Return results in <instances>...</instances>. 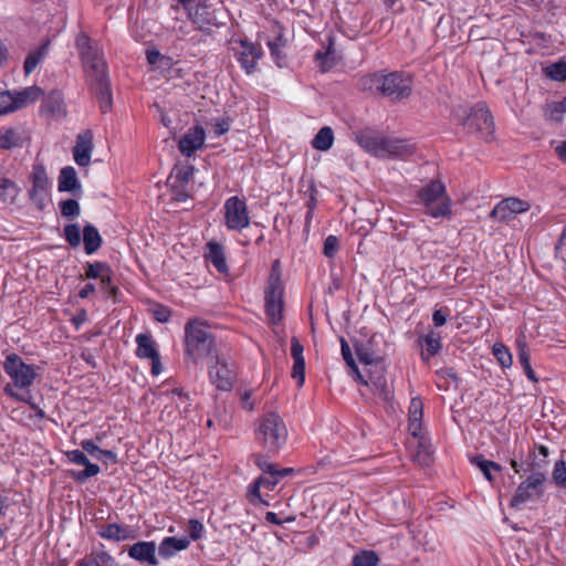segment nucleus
<instances>
[{"label":"nucleus","mask_w":566,"mask_h":566,"mask_svg":"<svg viewBox=\"0 0 566 566\" xmlns=\"http://www.w3.org/2000/svg\"><path fill=\"white\" fill-rule=\"evenodd\" d=\"M354 139L365 151L378 158L405 159L417 150L410 140L387 138L369 128L355 132Z\"/></svg>","instance_id":"obj_1"},{"label":"nucleus","mask_w":566,"mask_h":566,"mask_svg":"<svg viewBox=\"0 0 566 566\" xmlns=\"http://www.w3.org/2000/svg\"><path fill=\"white\" fill-rule=\"evenodd\" d=\"M363 91L378 93L392 102L407 98L411 94V77L401 72L388 74L377 72L359 80Z\"/></svg>","instance_id":"obj_2"},{"label":"nucleus","mask_w":566,"mask_h":566,"mask_svg":"<svg viewBox=\"0 0 566 566\" xmlns=\"http://www.w3.org/2000/svg\"><path fill=\"white\" fill-rule=\"evenodd\" d=\"M185 353L193 361L199 363L212 352V326L199 317L190 318L185 325Z\"/></svg>","instance_id":"obj_3"},{"label":"nucleus","mask_w":566,"mask_h":566,"mask_svg":"<svg viewBox=\"0 0 566 566\" xmlns=\"http://www.w3.org/2000/svg\"><path fill=\"white\" fill-rule=\"evenodd\" d=\"M255 437L269 453L275 454L286 442L287 429L283 419L271 412L259 420Z\"/></svg>","instance_id":"obj_4"},{"label":"nucleus","mask_w":566,"mask_h":566,"mask_svg":"<svg viewBox=\"0 0 566 566\" xmlns=\"http://www.w3.org/2000/svg\"><path fill=\"white\" fill-rule=\"evenodd\" d=\"M419 202L424 206L426 212L432 218L450 217L451 200L447 195L446 186L440 180H431L418 191Z\"/></svg>","instance_id":"obj_5"},{"label":"nucleus","mask_w":566,"mask_h":566,"mask_svg":"<svg viewBox=\"0 0 566 566\" xmlns=\"http://www.w3.org/2000/svg\"><path fill=\"white\" fill-rule=\"evenodd\" d=\"M76 48L80 52L87 77L93 81H101L106 77L105 62L101 52L92 45L91 39L81 33L76 36Z\"/></svg>","instance_id":"obj_6"},{"label":"nucleus","mask_w":566,"mask_h":566,"mask_svg":"<svg viewBox=\"0 0 566 566\" xmlns=\"http://www.w3.org/2000/svg\"><path fill=\"white\" fill-rule=\"evenodd\" d=\"M83 238L81 237V228L77 223H69L63 228V237L72 248H77L83 240L86 254L95 253L103 243L102 235L97 228L91 223H86L83 228Z\"/></svg>","instance_id":"obj_7"},{"label":"nucleus","mask_w":566,"mask_h":566,"mask_svg":"<svg viewBox=\"0 0 566 566\" xmlns=\"http://www.w3.org/2000/svg\"><path fill=\"white\" fill-rule=\"evenodd\" d=\"M6 374L11 378L12 388L28 389L36 377L35 369L32 365H28L17 354H9L3 363Z\"/></svg>","instance_id":"obj_8"},{"label":"nucleus","mask_w":566,"mask_h":566,"mask_svg":"<svg viewBox=\"0 0 566 566\" xmlns=\"http://www.w3.org/2000/svg\"><path fill=\"white\" fill-rule=\"evenodd\" d=\"M463 125L469 132L478 133L485 140L493 139L494 120L489 108L483 103H478L471 107L470 113L463 120Z\"/></svg>","instance_id":"obj_9"},{"label":"nucleus","mask_w":566,"mask_h":566,"mask_svg":"<svg viewBox=\"0 0 566 566\" xmlns=\"http://www.w3.org/2000/svg\"><path fill=\"white\" fill-rule=\"evenodd\" d=\"M223 222L229 230L241 232L250 226V217L244 198L230 197L224 202Z\"/></svg>","instance_id":"obj_10"},{"label":"nucleus","mask_w":566,"mask_h":566,"mask_svg":"<svg viewBox=\"0 0 566 566\" xmlns=\"http://www.w3.org/2000/svg\"><path fill=\"white\" fill-rule=\"evenodd\" d=\"M545 482L546 476L543 472H532L525 481L520 483L510 505L513 509L520 510L526 502L542 496L544 494Z\"/></svg>","instance_id":"obj_11"},{"label":"nucleus","mask_w":566,"mask_h":566,"mask_svg":"<svg viewBox=\"0 0 566 566\" xmlns=\"http://www.w3.org/2000/svg\"><path fill=\"white\" fill-rule=\"evenodd\" d=\"M531 208L530 202L515 197L501 200L490 212V218L501 222H507L517 214L526 212Z\"/></svg>","instance_id":"obj_12"},{"label":"nucleus","mask_w":566,"mask_h":566,"mask_svg":"<svg viewBox=\"0 0 566 566\" xmlns=\"http://www.w3.org/2000/svg\"><path fill=\"white\" fill-rule=\"evenodd\" d=\"M382 343V336L373 334L366 342L354 343L356 355L361 364L378 365L382 361V353L379 344Z\"/></svg>","instance_id":"obj_13"},{"label":"nucleus","mask_w":566,"mask_h":566,"mask_svg":"<svg viewBox=\"0 0 566 566\" xmlns=\"http://www.w3.org/2000/svg\"><path fill=\"white\" fill-rule=\"evenodd\" d=\"M233 44L232 50L238 56L241 66L248 74L253 73L256 69L258 61L262 56L261 48L244 40L235 41Z\"/></svg>","instance_id":"obj_14"},{"label":"nucleus","mask_w":566,"mask_h":566,"mask_svg":"<svg viewBox=\"0 0 566 566\" xmlns=\"http://www.w3.org/2000/svg\"><path fill=\"white\" fill-rule=\"evenodd\" d=\"M49 188V178L42 165H34L32 171V188L29 191L31 201L39 210L45 206V195Z\"/></svg>","instance_id":"obj_15"},{"label":"nucleus","mask_w":566,"mask_h":566,"mask_svg":"<svg viewBox=\"0 0 566 566\" xmlns=\"http://www.w3.org/2000/svg\"><path fill=\"white\" fill-rule=\"evenodd\" d=\"M283 284H268L265 289V310L272 323L283 317Z\"/></svg>","instance_id":"obj_16"},{"label":"nucleus","mask_w":566,"mask_h":566,"mask_svg":"<svg viewBox=\"0 0 566 566\" xmlns=\"http://www.w3.org/2000/svg\"><path fill=\"white\" fill-rule=\"evenodd\" d=\"M205 139V129L198 125L193 126L179 139L178 149L184 156L190 157L203 146Z\"/></svg>","instance_id":"obj_17"},{"label":"nucleus","mask_w":566,"mask_h":566,"mask_svg":"<svg viewBox=\"0 0 566 566\" xmlns=\"http://www.w3.org/2000/svg\"><path fill=\"white\" fill-rule=\"evenodd\" d=\"M93 150V133L84 130L76 136V144L73 148V157L75 163L81 167H86L91 163V154Z\"/></svg>","instance_id":"obj_18"},{"label":"nucleus","mask_w":566,"mask_h":566,"mask_svg":"<svg viewBox=\"0 0 566 566\" xmlns=\"http://www.w3.org/2000/svg\"><path fill=\"white\" fill-rule=\"evenodd\" d=\"M57 189L60 192H70L74 197H81L83 195L82 185L74 167L66 166L61 169L57 179Z\"/></svg>","instance_id":"obj_19"},{"label":"nucleus","mask_w":566,"mask_h":566,"mask_svg":"<svg viewBox=\"0 0 566 566\" xmlns=\"http://www.w3.org/2000/svg\"><path fill=\"white\" fill-rule=\"evenodd\" d=\"M212 3L210 0H199L189 15L192 22L203 32L210 33L212 27Z\"/></svg>","instance_id":"obj_20"},{"label":"nucleus","mask_w":566,"mask_h":566,"mask_svg":"<svg viewBox=\"0 0 566 566\" xmlns=\"http://www.w3.org/2000/svg\"><path fill=\"white\" fill-rule=\"evenodd\" d=\"M128 556L142 564L150 566L158 565L156 557V545L154 542H138L128 549Z\"/></svg>","instance_id":"obj_21"},{"label":"nucleus","mask_w":566,"mask_h":566,"mask_svg":"<svg viewBox=\"0 0 566 566\" xmlns=\"http://www.w3.org/2000/svg\"><path fill=\"white\" fill-rule=\"evenodd\" d=\"M216 388L223 391L231 390L237 380V373L233 365L230 366L224 360H220L218 356H216Z\"/></svg>","instance_id":"obj_22"},{"label":"nucleus","mask_w":566,"mask_h":566,"mask_svg":"<svg viewBox=\"0 0 566 566\" xmlns=\"http://www.w3.org/2000/svg\"><path fill=\"white\" fill-rule=\"evenodd\" d=\"M290 472H292V469L273 470V472L270 473L269 476H266V478L260 476L251 485V490H250L251 502H253L254 499H258L259 501L263 502L260 497L261 486H266L268 489L272 490L279 483L280 478L287 475Z\"/></svg>","instance_id":"obj_23"},{"label":"nucleus","mask_w":566,"mask_h":566,"mask_svg":"<svg viewBox=\"0 0 566 566\" xmlns=\"http://www.w3.org/2000/svg\"><path fill=\"white\" fill-rule=\"evenodd\" d=\"M137 344L136 356L142 359H151L156 358L159 355L156 342L153 336L148 333L138 334L135 338Z\"/></svg>","instance_id":"obj_24"},{"label":"nucleus","mask_w":566,"mask_h":566,"mask_svg":"<svg viewBox=\"0 0 566 566\" xmlns=\"http://www.w3.org/2000/svg\"><path fill=\"white\" fill-rule=\"evenodd\" d=\"M190 544L188 537H165L158 546V553L164 558H170Z\"/></svg>","instance_id":"obj_25"},{"label":"nucleus","mask_w":566,"mask_h":566,"mask_svg":"<svg viewBox=\"0 0 566 566\" xmlns=\"http://www.w3.org/2000/svg\"><path fill=\"white\" fill-rule=\"evenodd\" d=\"M420 340L421 345L424 347L421 353L423 360H429L431 357L436 356L442 347L440 333L432 329L423 337H420Z\"/></svg>","instance_id":"obj_26"},{"label":"nucleus","mask_w":566,"mask_h":566,"mask_svg":"<svg viewBox=\"0 0 566 566\" xmlns=\"http://www.w3.org/2000/svg\"><path fill=\"white\" fill-rule=\"evenodd\" d=\"M75 566H116V562L107 552L96 551L78 559Z\"/></svg>","instance_id":"obj_27"},{"label":"nucleus","mask_w":566,"mask_h":566,"mask_svg":"<svg viewBox=\"0 0 566 566\" xmlns=\"http://www.w3.org/2000/svg\"><path fill=\"white\" fill-rule=\"evenodd\" d=\"M423 403L420 398H412L409 407V430L413 437H418L421 430Z\"/></svg>","instance_id":"obj_28"},{"label":"nucleus","mask_w":566,"mask_h":566,"mask_svg":"<svg viewBox=\"0 0 566 566\" xmlns=\"http://www.w3.org/2000/svg\"><path fill=\"white\" fill-rule=\"evenodd\" d=\"M95 84L96 95L99 103V108L103 113L111 109L113 103L112 92L108 85L107 76L101 81H93Z\"/></svg>","instance_id":"obj_29"},{"label":"nucleus","mask_w":566,"mask_h":566,"mask_svg":"<svg viewBox=\"0 0 566 566\" xmlns=\"http://www.w3.org/2000/svg\"><path fill=\"white\" fill-rule=\"evenodd\" d=\"M3 390L7 396H9L15 400L23 401V402H27L28 405H30L31 409L35 412V417H38L39 419L45 418V412L43 411L42 408H40L35 402L32 401V396L29 390H27L22 394H19L18 391H15L12 388L11 385H6Z\"/></svg>","instance_id":"obj_30"},{"label":"nucleus","mask_w":566,"mask_h":566,"mask_svg":"<svg viewBox=\"0 0 566 566\" xmlns=\"http://www.w3.org/2000/svg\"><path fill=\"white\" fill-rule=\"evenodd\" d=\"M334 143L333 129L328 126L322 127L312 140L314 149L326 151L331 149Z\"/></svg>","instance_id":"obj_31"},{"label":"nucleus","mask_w":566,"mask_h":566,"mask_svg":"<svg viewBox=\"0 0 566 566\" xmlns=\"http://www.w3.org/2000/svg\"><path fill=\"white\" fill-rule=\"evenodd\" d=\"M20 193L18 185L8 178H0V201L2 203H13Z\"/></svg>","instance_id":"obj_32"},{"label":"nucleus","mask_w":566,"mask_h":566,"mask_svg":"<svg viewBox=\"0 0 566 566\" xmlns=\"http://www.w3.org/2000/svg\"><path fill=\"white\" fill-rule=\"evenodd\" d=\"M43 94V91L39 86H29L24 90L17 92L14 94V98L17 102V108H22L29 103H33L36 99L40 98V96Z\"/></svg>","instance_id":"obj_33"},{"label":"nucleus","mask_w":566,"mask_h":566,"mask_svg":"<svg viewBox=\"0 0 566 566\" xmlns=\"http://www.w3.org/2000/svg\"><path fill=\"white\" fill-rule=\"evenodd\" d=\"M22 134L14 128L0 130V148L11 149L22 145Z\"/></svg>","instance_id":"obj_34"},{"label":"nucleus","mask_w":566,"mask_h":566,"mask_svg":"<svg viewBox=\"0 0 566 566\" xmlns=\"http://www.w3.org/2000/svg\"><path fill=\"white\" fill-rule=\"evenodd\" d=\"M48 43L41 45L39 49L30 52L24 61V72L27 75L31 74L36 66L44 60L48 53Z\"/></svg>","instance_id":"obj_35"},{"label":"nucleus","mask_w":566,"mask_h":566,"mask_svg":"<svg viewBox=\"0 0 566 566\" xmlns=\"http://www.w3.org/2000/svg\"><path fill=\"white\" fill-rule=\"evenodd\" d=\"M98 535L106 539L122 541L128 537V528L116 523L107 524L98 531Z\"/></svg>","instance_id":"obj_36"},{"label":"nucleus","mask_w":566,"mask_h":566,"mask_svg":"<svg viewBox=\"0 0 566 566\" xmlns=\"http://www.w3.org/2000/svg\"><path fill=\"white\" fill-rule=\"evenodd\" d=\"M471 462L481 470V472L483 473L485 479L488 481H490V482H493L492 471L499 472V471L502 470V467L500 464H497L496 462H493V461L484 459V457L481 455V454L475 455L471 460Z\"/></svg>","instance_id":"obj_37"},{"label":"nucleus","mask_w":566,"mask_h":566,"mask_svg":"<svg viewBox=\"0 0 566 566\" xmlns=\"http://www.w3.org/2000/svg\"><path fill=\"white\" fill-rule=\"evenodd\" d=\"M379 557L374 551H360L352 559L353 566H377Z\"/></svg>","instance_id":"obj_38"},{"label":"nucleus","mask_w":566,"mask_h":566,"mask_svg":"<svg viewBox=\"0 0 566 566\" xmlns=\"http://www.w3.org/2000/svg\"><path fill=\"white\" fill-rule=\"evenodd\" d=\"M369 385L374 387L375 392L381 397L384 400H388L390 398V390L388 388L387 380L382 374L369 377Z\"/></svg>","instance_id":"obj_39"},{"label":"nucleus","mask_w":566,"mask_h":566,"mask_svg":"<svg viewBox=\"0 0 566 566\" xmlns=\"http://www.w3.org/2000/svg\"><path fill=\"white\" fill-rule=\"evenodd\" d=\"M107 273H112V270L104 262H93V263H87V265H86L85 276L87 279L102 280Z\"/></svg>","instance_id":"obj_40"},{"label":"nucleus","mask_w":566,"mask_h":566,"mask_svg":"<svg viewBox=\"0 0 566 566\" xmlns=\"http://www.w3.org/2000/svg\"><path fill=\"white\" fill-rule=\"evenodd\" d=\"M61 214L67 219H75L81 213L80 203L75 199L62 200L59 203Z\"/></svg>","instance_id":"obj_41"},{"label":"nucleus","mask_w":566,"mask_h":566,"mask_svg":"<svg viewBox=\"0 0 566 566\" xmlns=\"http://www.w3.org/2000/svg\"><path fill=\"white\" fill-rule=\"evenodd\" d=\"M214 269L224 274L230 281L229 268L227 264L224 249L221 244L214 242Z\"/></svg>","instance_id":"obj_42"},{"label":"nucleus","mask_w":566,"mask_h":566,"mask_svg":"<svg viewBox=\"0 0 566 566\" xmlns=\"http://www.w3.org/2000/svg\"><path fill=\"white\" fill-rule=\"evenodd\" d=\"M545 75L554 81H566V62L558 61L545 67Z\"/></svg>","instance_id":"obj_43"},{"label":"nucleus","mask_w":566,"mask_h":566,"mask_svg":"<svg viewBox=\"0 0 566 566\" xmlns=\"http://www.w3.org/2000/svg\"><path fill=\"white\" fill-rule=\"evenodd\" d=\"M99 473V467L97 464L86 465L84 470H72L70 471V476L74 479L76 482L84 483L90 478H93Z\"/></svg>","instance_id":"obj_44"},{"label":"nucleus","mask_w":566,"mask_h":566,"mask_svg":"<svg viewBox=\"0 0 566 566\" xmlns=\"http://www.w3.org/2000/svg\"><path fill=\"white\" fill-rule=\"evenodd\" d=\"M14 94L9 91H0V114H7L17 111Z\"/></svg>","instance_id":"obj_45"},{"label":"nucleus","mask_w":566,"mask_h":566,"mask_svg":"<svg viewBox=\"0 0 566 566\" xmlns=\"http://www.w3.org/2000/svg\"><path fill=\"white\" fill-rule=\"evenodd\" d=\"M517 345V358L520 364L523 366L524 371L533 370L530 361V353L524 338H518L516 340Z\"/></svg>","instance_id":"obj_46"},{"label":"nucleus","mask_w":566,"mask_h":566,"mask_svg":"<svg viewBox=\"0 0 566 566\" xmlns=\"http://www.w3.org/2000/svg\"><path fill=\"white\" fill-rule=\"evenodd\" d=\"M552 478L557 486H566V461L558 460L555 463Z\"/></svg>","instance_id":"obj_47"},{"label":"nucleus","mask_w":566,"mask_h":566,"mask_svg":"<svg viewBox=\"0 0 566 566\" xmlns=\"http://www.w3.org/2000/svg\"><path fill=\"white\" fill-rule=\"evenodd\" d=\"M493 353L502 367H510L512 365V355L504 345L495 344Z\"/></svg>","instance_id":"obj_48"},{"label":"nucleus","mask_w":566,"mask_h":566,"mask_svg":"<svg viewBox=\"0 0 566 566\" xmlns=\"http://www.w3.org/2000/svg\"><path fill=\"white\" fill-rule=\"evenodd\" d=\"M271 55L275 59V62L279 66H281V60L284 57L282 55L281 49L285 45V40L283 35L280 34L274 41L268 42Z\"/></svg>","instance_id":"obj_49"},{"label":"nucleus","mask_w":566,"mask_h":566,"mask_svg":"<svg viewBox=\"0 0 566 566\" xmlns=\"http://www.w3.org/2000/svg\"><path fill=\"white\" fill-rule=\"evenodd\" d=\"M333 51L329 46L326 51H317L315 53V60L319 62L323 71H327L334 65V57H332Z\"/></svg>","instance_id":"obj_50"},{"label":"nucleus","mask_w":566,"mask_h":566,"mask_svg":"<svg viewBox=\"0 0 566 566\" xmlns=\"http://www.w3.org/2000/svg\"><path fill=\"white\" fill-rule=\"evenodd\" d=\"M292 378L296 380V384L298 387H302L305 381V360L304 359H297L294 360L293 367H292Z\"/></svg>","instance_id":"obj_51"},{"label":"nucleus","mask_w":566,"mask_h":566,"mask_svg":"<svg viewBox=\"0 0 566 566\" xmlns=\"http://www.w3.org/2000/svg\"><path fill=\"white\" fill-rule=\"evenodd\" d=\"M339 248V240L336 235H328L324 241L323 252L324 255L332 259L337 253Z\"/></svg>","instance_id":"obj_52"},{"label":"nucleus","mask_w":566,"mask_h":566,"mask_svg":"<svg viewBox=\"0 0 566 566\" xmlns=\"http://www.w3.org/2000/svg\"><path fill=\"white\" fill-rule=\"evenodd\" d=\"M172 174L178 181L187 184L193 174V167L176 165Z\"/></svg>","instance_id":"obj_53"},{"label":"nucleus","mask_w":566,"mask_h":566,"mask_svg":"<svg viewBox=\"0 0 566 566\" xmlns=\"http://www.w3.org/2000/svg\"><path fill=\"white\" fill-rule=\"evenodd\" d=\"M8 500L0 495V541L4 538L10 525L6 521V511L8 510Z\"/></svg>","instance_id":"obj_54"},{"label":"nucleus","mask_w":566,"mask_h":566,"mask_svg":"<svg viewBox=\"0 0 566 566\" xmlns=\"http://www.w3.org/2000/svg\"><path fill=\"white\" fill-rule=\"evenodd\" d=\"M565 112L566 107L564 106V101L553 103L548 106V116L552 120L560 122Z\"/></svg>","instance_id":"obj_55"},{"label":"nucleus","mask_w":566,"mask_h":566,"mask_svg":"<svg viewBox=\"0 0 566 566\" xmlns=\"http://www.w3.org/2000/svg\"><path fill=\"white\" fill-rule=\"evenodd\" d=\"M153 316L159 323H167L171 317V311L167 306L157 304L153 308Z\"/></svg>","instance_id":"obj_56"},{"label":"nucleus","mask_w":566,"mask_h":566,"mask_svg":"<svg viewBox=\"0 0 566 566\" xmlns=\"http://www.w3.org/2000/svg\"><path fill=\"white\" fill-rule=\"evenodd\" d=\"M342 356L350 369H356V361L353 357L349 344L344 337H340Z\"/></svg>","instance_id":"obj_57"},{"label":"nucleus","mask_w":566,"mask_h":566,"mask_svg":"<svg viewBox=\"0 0 566 566\" xmlns=\"http://www.w3.org/2000/svg\"><path fill=\"white\" fill-rule=\"evenodd\" d=\"M232 118L229 115H223L214 120V135H222L230 129Z\"/></svg>","instance_id":"obj_58"},{"label":"nucleus","mask_w":566,"mask_h":566,"mask_svg":"<svg viewBox=\"0 0 566 566\" xmlns=\"http://www.w3.org/2000/svg\"><path fill=\"white\" fill-rule=\"evenodd\" d=\"M66 457L67 459L73 462V463H76L78 465H90L92 464L90 462V460L87 459V457L85 455V453L81 450H71V451H67L66 452Z\"/></svg>","instance_id":"obj_59"},{"label":"nucleus","mask_w":566,"mask_h":566,"mask_svg":"<svg viewBox=\"0 0 566 566\" xmlns=\"http://www.w3.org/2000/svg\"><path fill=\"white\" fill-rule=\"evenodd\" d=\"M101 286L108 294L109 297H113L114 300L116 298L118 289L112 283V273H107L101 280Z\"/></svg>","instance_id":"obj_60"},{"label":"nucleus","mask_w":566,"mask_h":566,"mask_svg":"<svg viewBox=\"0 0 566 566\" xmlns=\"http://www.w3.org/2000/svg\"><path fill=\"white\" fill-rule=\"evenodd\" d=\"M187 532L189 534V537L193 541L200 538L202 532H203V525L197 521V520H189Z\"/></svg>","instance_id":"obj_61"},{"label":"nucleus","mask_w":566,"mask_h":566,"mask_svg":"<svg viewBox=\"0 0 566 566\" xmlns=\"http://www.w3.org/2000/svg\"><path fill=\"white\" fill-rule=\"evenodd\" d=\"M254 463L262 470L264 473H272L275 469V465L270 463L264 455L262 454H253Z\"/></svg>","instance_id":"obj_62"},{"label":"nucleus","mask_w":566,"mask_h":566,"mask_svg":"<svg viewBox=\"0 0 566 566\" xmlns=\"http://www.w3.org/2000/svg\"><path fill=\"white\" fill-rule=\"evenodd\" d=\"M81 447L85 452H87L88 454H91L92 457H94L97 460L103 451L102 449H99V447L93 440H88V439L81 441Z\"/></svg>","instance_id":"obj_63"},{"label":"nucleus","mask_w":566,"mask_h":566,"mask_svg":"<svg viewBox=\"0 0 566 566\" xmlns=\"http://www.w3.org/2000/svg\"><path fill=\"white\" fill-rule=\"evenodd\" d=\"M303 352H304V347L300 343L298 338L292 337L291 338V355L293 357V360H297L298 358L304 359Z\"/></svg>","instance_id":"obj_64"}]
</instances>
